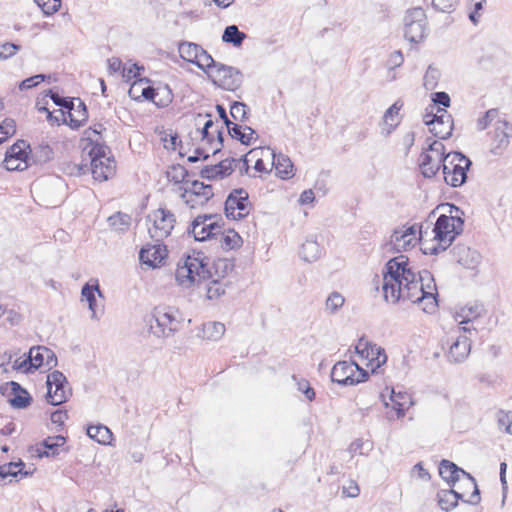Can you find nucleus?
<instances>
[{"label":"nucleus","instance_id":"obj_23","mask_svg":"<svg viewBox=\"0 0 512 512\" xmlns=\"http://www.w3.org/2000/svg\"><path fill=\"white\" fill-rule=\"evenodd\" d=\"M452 253L457 262L468 269H473L480 261V254L464 244L455 245Z\"/></svg>","mask_w":512,"mask_h":512},{"label":"nucleus","instance_id":"obj_7","mask_svg":"<svg viewBox=\"0 0 512 512\" xmlns=\"http://www.w3.org/2000/svg\"><path fill=\"white\" fill-rule=\"evenodd\" d=\"M152 318L156 326L150 323V329L157 337H169L180 328V314L179 311L173 307H156L153 311Z\"/></svg>","mask_w":512,"mask_h":512},{"label":"nucleus","instance_id":"obj_33","mask_svg":"<svg viewBox=\"0 0 512 512\" xmlns=\"http://www.w3.org/2000/svg\"><path fill=\"white\" fill-rule=\"evenodd\" d=\"M95 292L99 294V296H102V293L99 289V285L96 282L95 285H90L89 283H86L81 290L82 297L88 302V307L91 310V318L97 319V311H96V297Z\"/></svg>","mask_w":512,"mask_h":512},{"label":"nucleus","instance_id":"obj_25","mask_svg":"<svg viewBox=\"0 0 512 512\" xmlns=\"http://www.w3.org/2000/svg\"><path fill=\"white\" fill-rule=\"evenodd\" d=\"M462 500L464 503L468 499H463V493L454 490L453 487L450 489L440 490L437 493V501L440 508L446 512L454 509L458 505V501Z\"/></svg>","mask_w":512,"mask_h":512},{"label":"nucleus","instance_id":"obj_56","mask_svg":"<svg viewBox=\"0 0 512 512\" xmlns=\"http://www.w3.org/2000/svg\"><path fill=\"white\" fill-rule=\"evenodd\" d=\"M49 78H50V76L49 75L47 76L45 74H37V75L31 76L29 78H26L19 84V89L20 90L31 89V88L37 86L39 83H41Z\"/></svg>","mask_w":512,"mask_h":512},{"label":"nucleus","instance_id":"obj_51","mask_svg":"<svg viewBox=\"0 0 512 512\" xmlns=\"http://www.w3.org/2000/svg\"><path fill=\"white\" fill-rule=\"evenodd\" d=\"M16 132V123L12 118H6L0 124V144Z\"/></svg>","mask_w":512,"mask_h":512},{"label":"nucleus","instance_id":"obj_27","mask_svg":"<svg viewBox=\"0 0 512 512\" xmlns=\"http://www.w3.org/2000/svg\"><path fill=\"white\" fill-rule=\"evenodd\" d=\"M9 384L13 394V397L8 400L10 405L17 409L28 407L32 402V397L29 393L17 382L11 381Z\"/></svg>","mask_w":512,"mask_h":512},{"label":"nucleus","instance_id":"obj_30","mask_svg":"<svg viewBox=\"0 0 512 512\" xmlns=\"http://www.w3.org/2000/svg\"><path fill=\"white\" fill-rule=\"evenodd\" d=\"M87 435L97 441L100 444H110L112 440V432L110 429L104 425H89L87 427Z\"/></svg>","mask_w":512,"mask_h":512},{"label":"nucleus","instance_id":"obj_35","mask_svg":"<svg viewBox=\"0 0 512 512\" xmlns=\"http://www.w3.org/2000/svg\"><path fill=\"white\" fill-rule=\"evenodd\" d=\"M247 35L241 32L236 25L227 26L222 35V41L225 43H231L235 47L242 45Z\"/></svg>","mask_w":512,"mask_h":512},{"label":"nucleus","instance_id":"obj_37","mask_svg":"<svg viewBox=\"0 0 512 512\" xmlns=\"http://www.w3.org/2000/svg\"><path fill=\"white\" fill-rule=\"evenodd\" d=\"M30 153V159L36 164L46 163L53 157V150L48 144H40L34 150L30 149Z\"/></svg>","mask_w":512,"mask_h":512},{"label":"nucleus","instance_id":"obj_39","mask_svg":"<svg viewBox=\"0 0 512 512\" xmlns=\"http://www.w3.org/2000/svg\"><path fill=\"white\" fill-rule=\"evenodd\" d=\"M225 330V325L221 322H208L203 325L204 337L213 341L221 339Z\"/></svg>","mask_w":512,"mask_h":512},{"label":"nucleus","instance_id":"obj_18","mask_svg":"<svg viewBox=\"0 0 512 512\" xmlns=\"http://www.w3.org/2000/svg\"><path fill=\"white\" fill-rule=\"evenodd\" d=\"M512 136V126L506 120H498L494 130L493 146L491 153L499 155L510 143Z\"/></svg>","mask_w":512,"mask_h":512},{"label":"nucleus","instance_id":"obj_14","mask_svg":"<svg viewBox=\"0 0 512 512\" xmlns=\"http://www.w3.org/2000/svg\"><path fill=\"white\" fill-rule=\"evenodd\" d=\"M218 220L222 218L216 214H205L197 216L192 222V230L190 231L194 239L197 241H213L216 233L222 227Z\"/></svg>","mask_w":512,"mask_h":512},{"label":"nucleus","instance_id":"obj_19","mask_svg":"<svg viewBox=\"0 0 512 512\" xmlns=\"http://www.w3.org/2000/svg\"><path fill=\"white\" fill-rule=\"evenodd\" d=\"M452 130V116L444 108H437L436 121L431 126L430 132L439 139H447L451 136Z\"/></svg>","mask_w":512,"mask_h":512},{"label":"nucleus","instance_id":"obj_58","mask_svg":"<svg viewBox=\"0 0 512 512\" xmlns=\"http://www.w3.org/2000/svg\"><path fill=\"white\" fill-rule=\"evenodd\" d=\"M397 104V102L394 103L384 113L383 120L385 124L390 125V128L387 130V134L390 133L391 129H393L397 125V123H393L394 116H397L399 114L401 108V106H398Z\"/></svg>","mask_w":512,"mask_h":512},{"label":"nucleus","instance_id":"obj_13","mask_svg":"<svg viewBox=\"0 0 512 512\" xmlns=\"http://www.w3.org/2000/svg\"><path fill=\"white\" fill-rule=\"evenodd\" d=\"M404 37L411 43H419L425 38L426 15L422 8H414L404 18Z\"/></svg>","mask_w":512,"mask_h":512},{"label":"nucleus","instance_id":"obj_52","mask_svg":"<svg viewBox=\"0 0 512 512\" xmlns=\"http://www.w3.org/2000/svg\"><path fill=\"white\" fill-rule=\"evenodd\" d=\"M53 441L54 440H51L50 437L42 441L41 446H43L44 450H41L40 448L36 449L39 458L54 456L57 454V448Z\"/></svg>","mask_w":512,"mask_h":512},{"label":"nucleus","instance_id":"obj_22","mask_svg":"<svg viewBox=\"0 0 512 512\" xmlns=\"http://www.w3.org/2000/svg\"><path fill=\"white\" fill-rule=\"evenodd\" d=\"M471 351V341L465 335L459 336L450 346L448 352V361L450 363H462L469 356Z\"/></svg>","mask_w":512,"mask_h":512},{"label":"nucleus","instance_id":"obj_34","mask_svg":"<svg viewBox=\"0 0 512 512\" xmlns=\"http://www.w3.org/2000/svg\"><path fill=\"white\" fill-rule=\"evenodd\" d=\"M273 166L280 178L288 179L293 176V163L288 156L278 154Z\"/></svg>","mask_w":512,"mask_h":512},{"label":"nucleus","instance_id":"obj_57","mask_svg":"<svg viewBox=\"0 0 512 512\" xmlns=\"http://www.w3.org/2000/svg\"><path fill=\"white\" fill-rule=\"evenodd\" d=\"M32 362L33 361L30 357V351H29L26 358H24V359L19 358L14 361L13 368L15 370H20L24 373H31L35 370V368L33 366H31V365H33Z\"/></svg>","mask_w":512,"mask_h":512},{"label":"nucleus","instance_id":"obj_20","mask_svg":"<svg viewBox=\"0 0 512 512\" xmlns=\"http://www.w3.org/2000/svg\"><path fill=\"white\" fill-rule=\"evenodd\" d=\"M356 352L369 358L372 363H375V368H379L381 365L386 363L387 356L384 349L378 347L375 344H371L368 341L361 338L355 347Z\"/></svg>","mask_w":512,"mask_h":512},{"label":"nucleus","instance_id":"obj_10","mask_svg":"<svg viewBox=\"0 0 512 512\" xmlns=\"http://www.w3.org/2000/svg\"><path fill=\"white\" fill-rule=\"evenodd\" d=\"M445 146L440 141H433L426 151L422 152L419 158V167L425 178L436 175L445 158Z\"/></svg>","mask_w":512,"mask_h":512},{"label":"nucleus","instance_id":"obj_12","mask_svg":"<svg viewBox=\"0 0 512 512\" xmlns=\"http://www.w3.org/2000/svg\"><path fill=\"white\" fill-rule=\"evenodd\" d=\"M209 78L215 85L228 91L237 90L243 83L242 72L223 63L216 65V68L209 73Z\"/></svg>","mask_w":512,"mask_h":512},{"label":"nucleus","instance_id":"obj_32","mask_svg":"<svg viewBox=\"0 0 512 512\" xmlns=\"http://www.w3.org/2000/svg\"><path fill=\"white\" fill-rule=\"evenodd\" d=\"M180 57L192 64H195L199 52H202V46L193 42L183 41L178 45Z\"/></svg>","mask_w":512,"mask_h":512},{"label":"nucleus","instance_id":"obj_26","mask_svg":"<svg viewBox=\"0 0 512 512\" xmlns=\"http://www.w3.org/2000/svg\"><path fill=\"white\" fill-rule=\"evenodd\" d=\"M212 242L213 245L220 247L224 251H229L240 247L242 238L234 230H228L227 233H223L220 229L217 231Z\"/></svg>","mask_w":512,"mask_h":512},{"label":"nucleus","instance_id":"obj_47","mask_svg":"<svg viewBox=\"0 0 512 512\" xmlns=\"http://www.w3.org/2000/svg\"><path fill=\"white\" fill-rule=\"evenodd\" d=\"M441 76V73L439 69L433 67L432 65H429L423 81H424V87L427 90H434L438 85V80Z\"/></svg>","mask_w":512,"mask_h":512},{"label":"nucleus","instance_id":"obj_59","mask_svg":"<svg viewBox=\"0 0 512 512\" xmlns=\"http://www.w3.org/2000/svg\"><path fill=\"white\" fill-rule=\"evenodd\" d=\"M199 174L201 178L208 180H214L217 178L222 179L221 173L217 168V164L204 166Z\"/></svg>","mask_w":512,"mask_h":512},{"label":"nucleus","instance_id":"obj_38","mask_svg":"<svg viewBox=\"0 0 512 512\" xmlns=\"http://www.w3.org/2000/svg\"><path fill=\"white\" fill-rule=\"evenodd\" d=\"M482 311L483 307L482 305L479 304L465 306L460 310L459 313H457L456 320H458V318H461V320H459V323L466 324L474 319H477L481 315Z\"/></svg>","mask_w":512,"mask_h":512},{"label":"nucleus","instance_id":"obj_16","mask_svg":"<svg viewBox=\"0 0 512 512\" xmlns=\"http://www.w3.org/2000/svg\"><path fill=\"white\" fill-rule=\"evenodd\" d=\"M166 257V246L159 242L154 245L142 247L139 252L140 261L151 268L160 267L164 263Z\"/></svg>","mask_w":512,"mask_h":512},{"label":"nucleus","instance_id":"obj_55","mask_svg":"<svg viewBox=\"0 0 512 512\" xmlns=\"http://www.w3.org/2000/svg\"><path fill=\"white\" fill-rule=\"evenodd\" d=\"M21 46L15 43L6 42L0 45V60H7L14 56Z\"/></svg>","mask_w":512,"mask_h":512},{"label":"nucleus","instance_id":"obj_29","mask_svg":"<svg viewBox=\"0 0 512 512\" xmlns=\"http://www.w3.org/2000/svg\"><path fill=\"white\" fill-rule=\"evenodd\" d=\"M109 226L117 233H125L129 230L132 218L129 214L116 212L107 219Z\"/></svg>","mask_w":512,"mask_h":512},{"label":"nucleus","instance_id":"obj_63","mask_svg":"<svg viewBox=\"0 0 512 512\" xmlns=\"http://www.w3.org/2000/svg\"><path fill=\"white\" fill-rule=\"evenodd\" d=\"M472 3L473 10L469 13V19L474 25H477L480 18L479 11L483 9V4L485 3V0H472Z\"/></svg>","mask_w":512,"mask_h":512},{"label":"nucleus","instance_id":"obj_6","mask_svg":"<svg viewBox=\"0 0 512 512\" xmlns=\"http://www.w3.org/2000/svg\"><path fill=\"white\" fill-rule=\"evenodd\" d=\"M89 155L91 158V173L95 180L106 181L115 174L116 164L108 146L95 143Z\"/></svg>","mask_w":512,"mask_h":512},{"label":"nucleus","instance_id":"obj_61","mask_svg":"<svg viewBox=\"0 0 512 512\" xmlns=\"http://www.w3.org/2000/svg\"><path fill=\"white\" fill-rule=\"evenodd\" d=\"M236 162V159L234 158H226L219 163H217V168L219 172L221 173L222 178L229 176L233 172L232 163Z\"/></svg>","mask_w":512,"mask_h":512},{"label":"nucleus","instance_id":"obj_46","mask_svg":"<svg viewBox=\"0 0 512 512\" xmlns=\"http://www.w3.org/2000/svg\"><path fill=\"white\" fill-rule=\"evenodd\" d=\"M46 96H48L55 105L65 109L67 114L70 110H73V104L76 98L62 97L53 90H49Z\"/></svg>","mask_w":512,"mask_h":512},{"label":"nucleus","instance_id":"obj_11","mask_svg":"<svg viewBox=\"0 0 512 512\" xmlns=\"http://www.w3.org/2000/svg\"><path fill=\"white\" fill-rule=\"evenodd\" d=\"M47 402L53 406L60 405L68 400L71 395V387L66 376L58 370L47 375Z\"/></svg>","mask_w":512,"mask_h":512},{"label":"nucleus","instance_id":"obj_64","mask_svg":"<svg viewBox=\"0 0 512 512\" xmlns=\"http://www.w3.org/2000/svg\"><path fill=\"white\" fill-rule=\"evenodd\" d=\"M297 385H298V390L303 392V394L306 396V398L309 400V401H312L314 400L315 398V391L314 389L310 386L309 382L302 379L300 381L297 382Z\"/></svg>","mask_w":512,"mask_h":512},{"label":"nucleus","instance_id":"obj_41","mask_svg":"<svg viewBox=\"0 0 512 512\" xmlns=\"http://www.w3.org/2000/svg\"><path fill=\"white\" fill-rule=\"evenodd\" d=\"M218 63L219 62H216L213 57L202 48V52H199L194 65L209 75V73L216 68Z\"/></svg>","mask_w":512,"mask_h":512},{"label":"nucleus","instance_id":"obj_31","mask_svg":"<svg viewBox=\"0 0 512 512\" xmlns=\"http://www.w3.org/2000/svg\"><path fill=\"white\" fill-rule=\"evenodd\" d=\"M321 248L318 242L313 238H308L301 247L300 256L307 262H314L319 259Z\"/></svg>","mask_w":512,"mask_h":512},{"label":"nucleus","instance_id":"obj_54","mask_svg":"<svg viewBox=\"0 0 512 512\" xmlns=\"http://www.w3.org/2000/svg\"><path fill=\"white\" fill-rule=\"evenodd\" d=\"M459 0H432L435 10L443 13H451L455 10Z\"/></svg>","mask_w":512,"mask_h":512},{"label":"nucleus","instance_id":"obj_28","mask_svg":"<svg viewBox=\"0 0 512 512\" xmlns=\"http://www.w3.org/2000/svg\"><path fill=\"white\" fill-rule=\"evenodd\" d=\"M190 186L183 188V191H189V194L201 198V202H208L213 196V188L211 185L204 184L198 180H193Z\"/></svg>","mask_w":512,"mask_h":512},{"label":"nucleus","instance_id":"obj_21","mask_svg":"<svg viewBox=\"0 0 512 512\" xmlns=\"http://www.w3.org/2000/svg\"><path fill=\"white\" fill-rule=\"evenodd\" d=\"M30 357L33 361L32 366L35 368V370L43 365H45L48 369H52L57 365V357L55 353L45 346H36L30 348Z\"/></svg>","mask_w":512,"mask_h":512},{"label":"nucleus","instance_id":"obj_49","mask_svg":"<svg viewBox=\"0 0 512 512\" xmlns=\"http://www.w3.org/2000/svg\"><path fill=\"white\" fill-rule=\"evenodd\" d=\"M498 428L505 433L512 434V412L500 410L497 413Z\"/></svg>","mask_w":512,"mask_h":512},{"label":"nucleus","instance_id":"obj_62","mask_svg":"<svg viewBox=\"0 0 512 512\" xmlns=\"http://www.w3.org/2000/svg\"><path fill=\"white\" fill-rule=\"evenodd\" d=\"M181 199L186 203V205H188L192 209L198 206H203L207 203L201 202V198L189 194V191H183V193L181 194Z\"/></svg>","mask_w":512,"mask_h":512},{"label":"nucleus","instance_id":"obj_40","mask_svg":"<svg viewBox=\"0 0 512 512\" xmlns=\"http://www.w3.org/2000/svg\"><path fill=\"white\" fill-rule=\"evenodd\" d=\"M210 281L206 284L207 298L217 299L225 293V288L228 286V282H224L220 279L210 278Z\"/></svg>","mask_w":512,"mask_h":512},{"label":"nucleus","instance_id":"obj_45","mask_svg":"<svg viewBox=\"0 0 512 512\" xmlns=\"http://www.w3.org/2000/svg\"><path fill=\"white\" fill-rule=\"evenodd\" d=\"M344 297L338 292H332L325 302V311L329 314L336 313L344 304Z\"/></svg>","mask_w":512,"mask_h":512},{"label":"nucleus","instance_id":"obj_3","mask_svg":"<svg viewBox=\"0 0 512 512\" xmlns=\"http://www.w3.org/2000/svg\"><path fill=\"white\" fill-rule=\"evenodd\" d=\"M233 268L234 264L231 261L222 258L214 260L210 266L209 259L202 252H194L188 255L183 263H178L175 278L181 286L190 287L210 278L223 280Z\"/></svg>","mask_w":512,"mask_h":512},{"label":"nucleus","instance_id":"obj_2","mask_svg":"<svg viewBox=\"0 0 512 512\" xmlns=\"http://www.w3.org/2000/svg\"><path fill=\"white\" fill-rule=\"evenodd\" d=\"M450 215L441 214L433 224L425 221L419 227V241L424 254L436 255L451 246L455 238L463 231L464 220L458 215H452L453 210L459 211L454 205H449Z\"/></svg>","mask_w":512,"mask_h":512},{"label":"nucleus","instance_id":"obj_15","mask_svg":"<svg viewBox=\"0 0 512 512\" xmlns=\"http://www.w3.org/2000/svg\"><path fill=\"white\" fill-rule=\"evenodd\" d=\"M248 193L243 188L234 189L225 201V215L228 219L240 220L249 214Z\"/></svg>","mask_w":512,"mask_h":512},{"label":"nucleus","instance_id":"obj_44","mask_svg":"<svg viewBox=\"0 0 512 512\" xmlns=\"http://www.w3.org/2000/svg\"><path fill=\"white\" fill-rule=\"evenodd\" d=\"M28 148L30 149V146L25 140H18L7 150L5 155H10L15 158H24V161L29 162L30 158L26 151Z\"/></svg>","mask_w":512,"mask_h":512},{"label":"nucleus","instance_id":"obj_9","mask_svg":"<svg viewBox=\"0 0 512 512\" xmlns=\"http://www.w3.org/2000/svg\"><path fill=\"white\" fill-rule=\"evenodd\" d=\"M147 220L152 222V227H149L148 231L152 239L156 242H161L167 238L176 223L175 215L168 209L159 208L152 211L148 216Z\"/></svg>","mask_w":512,"mask_h":512},{"label":"nucleus","instance_id":"obj_42","mask_svg":"<svg viewBox=\"0 0 512 512\" xmlns=\"http://www.w3.org/2000/svg\"><path fill=\"white\" fill-rule=\"evenodd\" d=\"M409 396L407 393H396L394 389H391L390 400L393 403V409L396 411L398 417L405 415V404Z\"/></svg>","mask_w":512,"mask_h":512},{"label":"nucleus","instance_id":"obj_17","mask_svg":"<svg viewBox=\"0 0 512 512\" xmlns=\"http://www.w3.org/2000/svg\"><path fill=\"white\" fill-rule=\"evenodd\" d=\"M58 112L62 117V123L69 125L72 129L80 128L88 119L87 107L80 98L75 99L73 110L68 112V118H66L64 110L60 109Z\"/></svg>","mask_w":512,"mask_h":512},{"label":"nucleus","instance_id":"obj_1","mask_svg":"<svg viewBox=\"0 0 512 512\" xmlns=\"http://www.w3.org/2000/svg\"><path fill=\"white\" fill-rule=\"evenodd\" d=\"M382 292L384 300L396 304L399 301L412 303L429 301L430 309L436 306L437 289L428 270L415 271L409 266L408 257L399 255L390 259L383 270Z\"/></svg>","mask_w":512,"mask_h":512},{"label":"nucleus","instance_id":"obj_50","mask_svg":"<svg viewBox=\"0 0 512 512\" xmlns=\"http://www.w3.org/2000/svg\"><path fill=\"white\" fill-rule=\"evenodd\" d=\"M247 105L243 102L235 101L230 107L231 117L240 122H245L247 119Z\"/></svg>","mask_w":512,"mask_h":512},{"label":"nucleus","instance_id":"obj_43","mask_svg":"<svg viewBox=\"0 0 512 512\" xmlns=\"http://www.w3.org/2000/svg\"><path fill=\"white\" fill-rule=\"evenodd\" d=\"M188 176V170L180 164L173 165L167 172V178L169 179V181H172L174 183L186 182V184L188 185L189 181L186 180Z\"/></svg>","mask_w":512,"mask_h":512},{"label":"nucleus","instance_id":"obj_8","mask_svg":"<svg viewBox=\"0 0 512 512\" xmlns=\"http://www.w3.org/2000/svg\"><path fill=\"white\" fill-rule=\"evenodd\" d=\"M368 372L356 362L339 361L331 371V380L341 386H352L364 382Z\"/></svg>","mask_w":512,"mask_h":512},{"label":"nucleus","instance_id":"obj_4","mask_svg":"<svg viewBox=\"0 0 512 512\" xmlns=\"http://www.w3.org/2000/svg\"><path fill=\"white\" fill-rule=\"evenodd\" d=\"M439 474L450 487H455L457 483H462L463 486L473 488L470 498L465 502L471 505L480 503V490L476 479L471 474L446 459H443L439 464Z\"/></svg>","mask_w":512,"mask_h":512},{"label":"nucleus","instance_id":"obj_48","mask_svg":"<svg viewBox=\"0 0 512 512\" xmlns=\"http://www.w3.org/2000/svg\"><path fill=\"white\" fill-rule=\"evenodd\" d=\"M4 166L9 171H23L28 168L29 162L24 161V158H15L10 155H5Z\"/></svg>","mask_w":512,"mask_h":512},{"label":"nucleus","instance_id":"obj_53","mask_svg":"<svg viewBox=\"0 0 512 512\" xmlns=\"http://www.w3.org/2000/svg\"><path fill=\"white\" fill-rule=\"evenodd\" d=\"M498 116V109L492 108L484 113L482 117L477 120V129L479 131L485 130L491 122Z\"/></svg>","mask_w":512,"mask_h":512},{"label":"nucleus","instance_id":"obj_5","mask_svg":"<svg viewBox=\"0 0 512 512\" xmlns=\"http://www.w3.org/2000/svg\"><path fill=\"white\" fill-rule=\"evenodd\" d=\"M472 165L471 160L461 152H449L442 164L444 181L451 187H460L467 180V171Z\"/></svg>","mask_w":512,"mask_h":512},{"label":"nucleus","instance_id":"obj_24","mask_svg":"<svg viewBox=\"0 0 512 512\" xmlns=\"http://www.w3.org/2000/svg\"><path fill=\"white\" fill-rule=\"evenodd\" d=\"M142 97L153 101L157 106L165 107L172 101V93L168 85L155 89L151 86L144 87L141 91Z\"/></svg>","mask_w":512,"mask_h":512},{"label":"nucleus","instance_id":"obj_60","mask_svg":"<svg viewBox=\"0 0 512 512\" xmlns=\"http://www.w3.org/2000/svg\"><path fill=\"white\" fill-rule=\"evenodd\" d=\"M409 234H404L403 231H394L392 235V242L397 247L405 248L410 245L412 240L408 238Z\"/></svg>","mask_w":512,"mask_h":512},{"label":"nucleus","instance_id":"obj_36","mask_svg":"<svg viewBox=\"0 0 512 512\" xmlns=\"http://www.w3.org/2000/svg\"><path fill=\"white\" fill-rule=\"evenodd\" d=\"M255 134V130L249 126L233 125L232 132L229 135L244 145H250Z\"/></svg>","mask_w":512,"mask_h":512}]
</instances>
